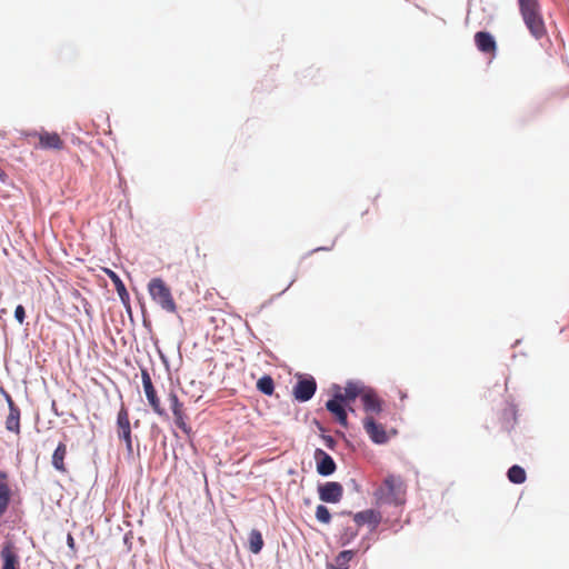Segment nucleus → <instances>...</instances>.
Masks as SVG:
<instances>
[{
	"label": "nucleus",
	"mask_w": 569,
	"mask_h": 569,
	"mask_svg": "<svg viewBox=\"0 0 569 569\" xmlns=\"http://www.w3.org/2000/svg\"><path fill=\"white\" fill-rule=\"evenodd\" d=\"M523 22L531 36L540 40L547 34L546 24L537 0H518Z\"/></svg>",
	"instance_id": "obj_2"
},
{
	"label": "nucleus",
	"mask_w": 569,
	"mask_h": 569,
	"mask_svg": "<svg viewBox=\"0 0 569 569\" xmlns=\"http://www.w3.org/2000/svg\"><path fill=\"white\" fill-rule=\"evenodd\" d=\"M507 475L509 481L517 485L523 483L527 478L525 469L518 465L510 467Z\"/></svg>",
	"instance_id": "obj_24"
},
{
	"label": "nucleus",
	"mask_w": 569,
	"mask_h": 569,
	"mask_svg": "<svg viewBox=\"0 0 569 569\" xmlns=\"http://www.w3.org/2000/svg\"><path fill=\"white\" fill-rule=\"evenodd\" d=\"M116 430L119 440L123 441L129 455L133 452L131 423L127 407L121 403L117 415Z\"/></svg>",
	"instance_id": "obj_5"
},
{
	"label": "nucleus",
	"mask_w": 569,
	"mask_h": 569,
	"mask_svg": "<svg viewBox=\"0 0 569 569\" xmlns=\"http://www.w3.org/2000/svg\"><path fill=\"white\" fill-rule=\"evenodd\" d=\"M316 518L321 523H329L331 521V513L326 506L319 505L316 509Z\"/></svg>",
	"instance_id": "obj_26"
},
{
	"label": "nucleus",
	"mask_w": 569,
	"mask_h": 569,
	"mask_svg": "<svg viewBox=\"0 0 569 569\" xmlns=\"http://www.w3.org/2000/svg\"><path fill=\"white\" fill-rule=\"evenodd\" d=\"M169 401L176 426L181 429L182 432L189 435L191 432V427L187 423L188 416L186 413L183 403L179 401V398L174 392L169 393Z\"/></svg>",
	"instance_id": "obj_8"
},
{
	"label": "nucleus",
	"mask_w": 569,
	"mask_h": 569,
	"mask_svg": "<svg viewBox=\"0 0 569 569\" xmlns=\"http://www.w3.org/2000/svg\"><path fill=\"white\" fill-rule=\"evenodd\" d=\"M263 538L259 530L252 529L249 533V550L258 555L263 548Z\"/></svg>",
	"instance_id": "obj_22"
},
{
	"label": "nucleus",
	"mask_w": 569,
	"mask_h": 569,
	"mask_svg": "<svg viewBox=\"0 0 569 569\" xmlns=\"http://www.w3.org/2000/svg\"><path fill=\"white\" fill-rule=\"evenodd\" d=\"M141 379L146 397L152 410L159 416L166 415V411L161 406L160 399L157 396V391L153 387L151 377L149 372L144 369L141 370Z\"/></svg>",
	"instance_id": "obj_7"
},
{
	"label": "nucleus",
	"mask_w": 569,
	"mask_h": 569,
	"mask_svg": "<svg viewBox=\"0 0 569 569\" xmlns=\"http://www.w3.org/2000/svg\"><path fill=\"white\" fill-rule=\"evenodd\" d=\"M322 440H323L325 445L329 449H335L336 440L333 439V437H331V436H322Z\"/></svg>",
	"instance_id": "obj_28"
},
{
	"label": "nucleus",
	"mask_w": 569,
	"mask_h": 569,
	"mask_svg": "<svg viewBox=\"0 0 569 569\" xmlns=\"http://www.w3.org/2000/svg\"><path fill=\"white\" fill-rule=\"evenodd\" d=\"M11 490L8 482L0 481V517H2L10 503Z\"/></svg>",
	"instance_id": "obj_23"
},
{
	"label": "nucleus",
	"mask_w": 569,
	"mask_h": 569,
	"mask_svg": "<svg viewBox=\"0 0 569 569\" xmlns=\"http://www.w3.org/2000/svg\"><path fill=\"white\" fill-rule=\"evenodd\" d=\"M356 551L343 550L335 558L336 565L327 563V569H349V562L355 557Z\"/></svg>",
	"instance_id": "obj_20"
},
{
	"label": "nucleus",
	"mask_w": 569,
	"mask_h": 569,
	"mask_svg": "<svg viewBox=\"0 0 569 569\" xmlns=\"http://www.w3.org/2000/svg\"><path fill=\"white\" fill-rule=\"evenodd\" d=\"M148 292L151 299L169 313L177 312V303L171 289L161 278H152L148 283Z\"/></svg>",
	"instance_id": "obj_4"
},
{
	"label": "nucleus",
	"mask_w": 569,
	"mask_h": 569,
	"mask_svg": "<svg viewBox=\"0 0 569 569\" xmlns=\"http://www.w3.org/2000/svg\"><path fill=\"white\" fill-rule=\"evenodd\" d=\"M7 478H8V476L6 472H0V479H1L0 481L7 482Z\"/></svg>",
	"instance_id": "obj_30"
},
{
	"label": "nucleus",
	"mask_w": 569,
	"mask_h": 569,
	"mask_svg": "<svg viewBox=\"0 0 569 569\" xmlns=\"http://www.w3.org/2000/svg\"><path fill=\"white\" fill-rule=\"evenodd\" d=\"M407 485L401 476L390 473L375 490V498L379 503L402 505L406 499Z\"/></svg>",
	"instance_id": "obj_1"
},
{
	"label": "nucleus",
	"mask_w": 569,
	"mask_h": 569,
	"mask_svg": "<svg viewBox=\"0 0 569 569\" xmlns=\"http://www.w3.org/2000/svg\"><path fill=\"white\" fill-rule=\"evenodd\" d=\"M319 498L323 502L338 503L343 496V487L336 481H329L318 488Z\"/></svg>",
	"instance_id": "obj_9"
},
{
	"label": "nucleus",
	"mask_w": 569,
	"mask_h": 569,
	"mask_svg": "<svg viewBox=\"0 0 569 569\" xmlns=\"http://www.w3.org/2000/svg\"><path fill=\"white\" fill-rule=\"evenodd\" d=\"M368 387L359 381H348L342 388V400L347 403L355 401L358 397L362 398Z\"/></svg>",
	"instance_id": "obj_17"
},
{
	"label": "nucleus",
	"mask_w": 569,
	"mask_h": 569,
	"mask_svg": "<svg viewBox=\"0 0 569 569\" xmlns=\"http://www.w3.org/2000/svg\"><path fill=\"white\" fill-rule=\"evenodd\" d=\"M6 400L9 407V415L6 419V429L16 435L20 433V409L14 403L10 395H6Z\"/></svg>",
	"instance_id": "obj_13"
},
{
	"label": "nucleus",
	"mask_w": 569,
	"mask_h": 569,
	"mask_svg": "<svg viewBox=\"0 0 569 569\" xmlns=\"http://www.w3.org/2000/svg\"><path fill=\"white\" fill-rule=\"evenodd\" d=\"M332 399H329L326 402V409L335 416L336 420L342 426H348V417L347 411L345 409V405H348L342 400V387L339 385H333L332 388Z\"/></svg>",
	"instance_id": "obj_6"
},
{
	"label": "nucleus",
	"mask_w": 569,
	"mask_h": 569,
	"mask_svg": "<svg viewBox=\"0 0 569 569\" xmlns=\"http://www.w3.org/2000/svg\"><path fill=\"white\" fill-rule=\"evenodd\" d=\"M0 555L2 559V569H18L19 557L12 542L4 543Z\"/></svg>",
	"instance_id": "obj_16"
},
{
	"label": "nucleus",
	"mask_w": 569,
	"mask_h": 569,
	"mask_svg": "<svg viewBox=\"0 0 569 569\" xmlns=\"http://www.w3.org/2000/svg\"><path fill=\"white\" fill-rule=\"evenodd\" d=\"M349 535L348 541L357 536V531H349Z\"/></svg>",
	"instance_id": "obj_31"
},
{
	"label": "nucleus",
	"mask_w": 569,
	"mask_h": 569,
	"mask_svg": "<svg viewBox=\"0 0 569 569\" xmlns=\"http://www.w3.org/2000/svg\"><path fill=\"white\" fill-rule=\"evenodd\" d=\"M14 318L17 319V321L22 325L24 322V319H26V310L23 308V306L19 305L17 306L16 310H14Z\"/></svg>",
	"instance_id": "obj_27"
},
{
	"label": "nucleus",
	"mask_w": 569,
	"mask_h": 569,
	"mask_svg": "<svg viewBox=\"0 0 569 569\" xmlns=\"http://www.w3.org/2000/svg\"><path fill=\"white\" fill-rule=\"evenodd\" d=\"M353 521L358 527L363 525H370L372 528H376L381 521L380 512L373 509H367L360 512H357L353 516Z\"/></svg>",
	"instance_id": "obj_18"
},
{
	"label": "nucleus",
	"mask_w": 569,
	"mask_h": 569,
	"mask_svg": "<svg viewBox=\"0 0 569 569\" xmlns=\"http://www.w3.org/2000/svg\"><path fill=\"white\" fill-rule=\"evenodd\" d=\"M67 542L70 548H74V539L71 535H68Z\"/></svg>",
	"instance_id": "obj_29"
},
{
	"label": "nucleus",
	"mask_w": 569,
	"mask_h": 569,
	"mask_svg": "<svg viewBox=\"0 0 569 569\" xmlns=\"http://www.w3.org/2000/svg\"><path fill=\"white\" fill-rule=\"evenodd\" d=\"M363 409L368 413V416H371L372 413H380L382 410V403L383 401L379 398L377 392L369 388L366 390L361 398Z\"/></svg>",
	"instance_id": "obj_15"
},
{
	"label": "nucleus",
	"mask_w": 569,
	"mask_h": 569,
	"mask_svg": "<svg viewBox=\"0 0 569 569\" xmlns=\"http://www.w3.org/2000/svg\"><path fill=\"white\" fill-rule=\"evenodd\" d=\"M23 136L34 149L60 151L66 146L59 133L44 129L26 131Z\"/></svg>",
	"instance_id": "obj_3"
},
{
	"label": "nucleus",
	"mask_w": 569,
	"mask_h": 569,
	"mask_svg": "<svg viewBox=\"0 0 569 569\" xmlns=\"http://www.w3.org/2000/svg\"><path fill=\"white\" fill-rule=\"evenodd\" d=\"M475 44L477 49L485 53L495 57L497 53V42L495 37L487 31H478L475 37Z\"/></svg>",
	"instance_id": "obj_12"
},
{
	"label": "nucleus",
	"mask_w": 569,
	"mask_h": 569,
	"mask_svg": "<svg viewBox=\"0 0 569 569\" xmlns=\"http://www.w3.org/2000/svg\"><path fill=\"white\" fill-rule=\"evenodd\" d=\"M317 390L316 380L312 377L300 378L293 387V396L298 401L310 400Z\"/></svg>",
	"instance_id": "obj_11"
},
{
	"label": "nucleus",
	"mask_w": 569,
	"mask_h": 569,
	"mask_svg": "<svg viewBox=\"0 0 569 569\" xmlns=\"http://www.w3.org/2000/svg\"><path fill=\"white\" fill-rule=\"evenodd\" d=\"M107 273H108L109 278L111 279V281L113 282V284L116 287V290H117L120 299L122 300V302H124V303L128 302L129 301V293H128V291L126 289L124 283L122 282V280L112 270H107Z\"/></svg>",
	"instance_id": "obj_21"
},
{
	"label": "nucleus",
	"mask_w": 569,
	"mask_h": 569,
	"mask_svg": "<svg viewBox=\"0 0 569 569\" xmlns=\"http://www.w3.org/2000/svg\"><path fill=\"white\" fill-rule=\"evenodd\" d=\"M257 389L263 395L271 396L274 391V382L270 376H263L257 381Z\"/></svg>",
	"instance_id": "obj_25"
},
{
	"label": "nucleus",
	"mask_w": 569,
	"mask_h": 569,
	"mask_svg": "<svg viewBox=\"0 0 569 569\" xmlns=\"http://www.w3.org/2000/svg\"><path fill=\"white\" fill-rule=\"evenodd\" d=\"M363 428L368 433L369 438L378 445L386 443L389 440V436L382 425L377 423L372 416H367L363 419Z\"/></svg>",
	"instance_id": "obj_10"
},
{
	"label": "nucleus",
	"mask_w": 569,
	"mask_h": 569,
	"mask_svg": "<svg viewBox=\"0 0 569 569\" xmlns=\"http://www.w3.org/2000/svg\"><path fill=\"white\" fill-rule=\"evenodd\" d=\"M315 460L317 462V471L321 476H330L336 470V462L322 449H316Z\"/></svg>",
	"instance_id": "obj_14"
},
{
	"label": "nucleus",
	"mask_w": 569,
	"mask_h": 569,
	"mask_svg": "<svg viewBox=\"0 0 569 569\" xmlns=\"http://www.w3.org/2000/svg\"><path fill=\"white\" fill-rule=\"evenodd\" d=\"M67 456V445L60 442L52 455V466L60 472H67L64 459Z\"/></svg>",
	"instance_id": "obj_19"
}]
</instances>
